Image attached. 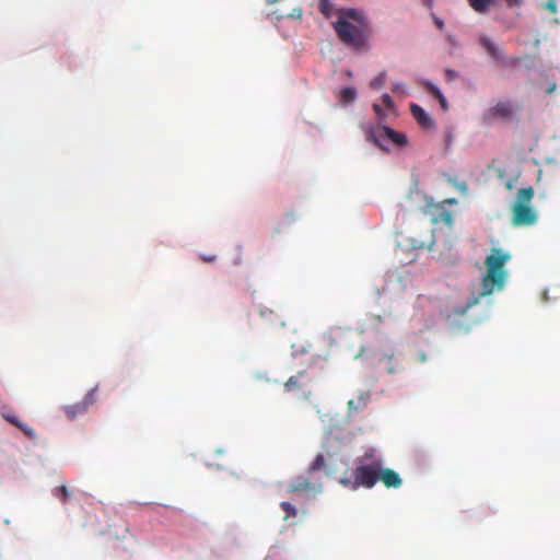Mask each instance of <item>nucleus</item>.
<instances>
[{
    "mask_svg": "<svg viewBox=\"0 0 560 560\" xmlns=\"http://www.w3.org/2000/svg\"><path fill=\"white\" fill-rule=\"evenodd\" d=\"M337 14L332 27L340 42L357 51L368 50L372 26L366 15L353 8L339 9Z\"/></svg>",
    "mask_w": 560,
    "mask_h": 560,
    "instance_id": "obj_1",
    "label": "nucleus"
},
{
    "mask_svg": "<svg viewBox=\"0 0 560 560\" xmlns=\"http://www.w3.org/2000/svg\"><path fill=\"white\" fill-rule=\"evenodd\" d=\"M511 255L501 248H492L491 253L485 259L486 272L481 278V296H487L495 290L503 289L508 271L505 265L510 261Z\"/></svg>",
    "mask_w": 560,
    "mask_h": 560,
    "instance_id": "obj_2",
    "label": "nucleus"
},
{
    "mask_svg": "<svg viewBox=\"0 0 560 560\" xmlns=\"http://www.w3.org/2000/svg\"><path fill=\"white\" fill-rule=\"evenodd\" d=\"M534 197L532 186L521 188L517 191L516 200L512 207V223L515 226L533 225L537 221V213L530 207Z\"/></svg>",
    "mask_w": 560,
    "mask_h": 560,
    "instance_id": "obj_3",
    "label": "nucleus"
},
{
    "mask_svg": "<svg viewBox=\"0 0 560 560\" xmlns=\"http://www.w3.org/2000/svg\"><path fill=\"white\" fill-rule=\"evenodd\" d=\"M383 463L374 462L373 464H357L352 472V477H343L340 479V483L351 490H358L360 487L371 489L378 481L380 469Z\"/></svg>",
    "mask_w": 560,
    "mask_h": 560,
    "instance_id": "obj_4",
    "label": "nucleus"
},
{
    "mask_svg": "<svg viewBox=\"0 0 560 560\" xmlns=\"http://www.w3.org/2000/svg\"><path fill=\"white\" fill-rule=\"evenodd\" d=\"M366 139L373 141L382 150H387L386 144L388 143H393L397 147L407 144V137L404 133L397 132L390 127L383 125L371 128L368 131Z\"/></svg>",
    "mask_w": 560,
    "mask_h": 560,
    "instance_id": "obj_5",
    "label": "nucleus"
},
{
    "mask_svg": "<svg viewBox=\"0 0 560 560\" xmlns=\"http://www.w3.org/2000/svg\"><path fill=\"white\" fill-rule=\"evenodd\" d=\"M98 387H93L84 398L73 405L65 406L63 412L69 420H74L77 417L84 415L88 409L97 400Z\"/></svg>",
    "mask_w": 560,
    "mask_h": 560,
    "instance_id": "obj_6",
    "label": "nucleus"
},
{
    "mask_svg": "<svg viewBox=\"0 0 560 560\" xmlns=\"http://www.w3.org/2000/svg\"><path fill=\"white\" fill-rule=\"evenodd\" d=\"M513 114L514 106L511 102H499L483 113L482 120L486 125H490L497 119L509 120L512 118Z\"/></svg>",
    "mask_w": 560,
    "mask_h": 560,
    "instance_id": "obj_7",
    "label": "nucleus"
},
{
    "mask_svg": "<svg viewBox=\"0 0 560 560\" xmlns=\"http://www.w3.org/2000/svg\"><path fill=\"white\" fill-rule=\"evenodd\" d=\"M424 213L430 215L431 222L433 224L445 223L446 225H452L453 223V213L447 210L441 203H434L432 200L428 201L424 208Z\"/></svg>",
    "mask_w": 560,
    "mask_h": 560,
    "instance_id": "obj_8",
    "label": "nucleus"
},
{
    "mask_svg": "<svg viewBox=\"0 0 560 560\" xmlns=\"http://www.w3.org/2000/svg\"><path fill=\"white\" fill-rule=\"evenodd\" d=\"M311 384V378L305 372H299L296 375L289 377L284 383V390L288 393L301 392L305 398H308L311 392L305 390Z\"/></svg>",
    "mask_w": 560,
    "mask_h": 560,
    "instance_id": "obj_9",
    "label": "nucleus"
},
{
    "mask_svg": "<svg viewBox=\"0 0 560 560\" xmlns=\"http://www.w3.org/2000/svg\"><path fill=\"white\" fill-rule=\"evenodd\" d=\"M480 44L486 49L488 55L502 66H510L516 61H511L508 59L503 50L487 36L480 37Z\"/></svg>",
    "mask_w": 560,
    "mask_h": 560,
    "instance_id": "obj_10",
    "label": "nucleus"
},
{
    "mask_svg": "<svg viewBox=\"0 0 560 560\" xmlns=\"http://www.w3.org/2000/svg\"><path fill=\"white\" fill-rule=\"evenodd\" d=\"M480 44L486 49L488 55L502 66H510L516 61H511L508 59L503 50L487 36L480 37Z\"/></svg>",
    "mask_w": 560,
    "mask_h": 560,
    "instance_id": "obj_11",
    "label": "nucleus"
},
{
    "mask_svg": "<svg viewBox=\"0 0 560 560\" xmlns=\"http://www.w3.org/2000/svg\"><path fill=\"white\" fill-rule=\"evenodd\" d=\"M322 490L320 483H312L306 477L298 476L291 480L289 485L290 492H302V491H314L319 492Z\"/></svg>",
    "mask_w": 560,
    "mask_h": 560,
    "instance_id": "obj_12",
    "label": "nucleus"
},
{
    "mask_svg": "<svg viewBox=\"0 0 560 560\" xmlns=\"http://www.w3.org/2000/svg\"><path fill=\"white\" fill-rule=\"evenodd\" d=\"M378 480H381L387 488H399L402 483L401 478L395 470L390 468H383V466L380 469Z\"/></svg>",
    "mask_w": 560,
    "mask_h": 560,
    "instance_id": "obj_13",
    "label": "nucleus"
},
{
    "mask_svg": "<svg viewBox=\"0 0 560 560\" xmlns=\"http://www.w3.org/2000/svg\"><path fill=\"white\" fill-rule=\"evenodd\" d=\"M410 112L417 122L423 128L434 127V120L431 116L419 105L410 104Z\"/></svg>",
    "mask_w": 560,
    "mask_h": 560,
    "instance_id": "obj_14",
    "label": "nucleus"
},
{
    "mask_svg": "<svg viewBox=\"0 0 560 560\" xmlns=\"http://www.w3.org/2000/svg\"><path fill=\"white\" fill-rule=\"evenodd\" d=\"M467 2L475 12L486 14L495 5L497 0H467Z\"/></svg>",
    "mask_w": 560,
    "mask_h": 560,
    "instance_id": "obj_15",
    "label": "nucleus"
},
{
    "mask_svg": "<svg viewBox=\"0 0 560 560\" xmlns=\"http://www.w3.org/2000/svg\"><path fill=\"white\" fill-rule=\"evenodd\" d=\"M374 462L383 463L381 456L377 455L376 450L374 447H369L365 450L364 454L357 458V464H373Z\"/></svg>",
    "mask_w": 560,
    "mask_h": 560,
    "instance_id": "obj_16",
    "label": "nucleus"
},
{
    "mask_svg": "<svg viewBox=\"0 0 560 560\" xmlns=\"http://www.w3.org/2000/svg\"><path fill=\"white\" fill-rule=\"evenodd\" d=\"M424 88L427 89V91L433 96L435 97L441 107L446 110L447 109V102H446V98L444 97V95L441 93V91L439 90L438 86H435L433 83L429 82V81H425L423 83Z\"/></svg>",
    "mask_w": 560,
    "mask_h": 560,
    "instance_id": "obj_17",
    "label": "nucleus"
},
{
    "mask_svg": "<svg viewBox=\"0 0 560 560\" xmlns=\"http://www.w3.org/2000/svg\"><path fill=\"white\" fill-rule=\"evenodd\" d=\"M357 98V91L354 88L347 86L339 92V101L342 105H348Z\"/></svg>",
    "mask_w": 560,
    "mask_h": 560,
    "instance_id": "obj_18",
    "label": "nucleus"
},
{
    "mask_svg": "<svg viewBox=\"0 0 560 560\" xmlns=\"http://www.w3.org/2000/svg\"><path fill=\"white\" fill-rule=\"evenodd\" d=\"M260 315L262 317H266L267 320L270 322V324H279L280 326L284 325L282 316L280 314L276 313L273 310H268V311L261 310Z\"/></svg>",
    "mask_w": 560,
    "mask_h": 560,
    "instance_id": "obj_19",
    "label": "nucleus"
},
{
    "mask_svg": "<svg viewBox=\"0 0 560 560\" xmlns=\"http://www.w3.org/2000/svg\"><path fill=\"white\" fill-rule=\"evenodd\" d=\"M368 404V397L366 396H363L361 395L358 400H353V399H350L348 401V409L350 412H357L359 411L362 407L366 406Z\"/></svg>",
    "mask_w": 560,
    "mask_h": 560,
    "instance_id": "obj_20",
    "label": "nucleus"
},
{
    "mask_svg": "<svg viewBox=\"0 0 560 560\" xmlns=\"http://www.w3.org/2000/svg\"><path fill=\"white\" fill-rule=\"evenodd\" d=\"M395 359L394 353L386 355L383 360L385 361V368L389 374L399 372L402 370L400 364L393 365V361Z\"/></svg>",
    "mask_w": 560,
    "mask_h": 560,
    "instance_id": "obj_21",
    "label": "nucleus"
},
{
    "mask_svg": "<svg viewBox=\"0 0 560 560\" xmlns=\"http://www.w3.org/2000/svg\"><path fill=\"white\" fill-rule=\"evenodd\" d=\"M326 463H325V457L323 454H318L316 455V457L314 458V460L311 463L310 467H308V472H314V471H317V470H320L325 467Z\"/></svg>",
    "mask_w": 560,
    "mask_h": 560,
    "instance_id": "obj_22",
    "label": "nucleus"
},
{
    "mask_svg": "<svg viewBox=\"0 0 560 560\" xmlns=\"http://www.w3.org/2000/svg\"><path fill=\"white\" fill-rule=\"evenodd\" d=\"M334 4L330 0H319V11L326 16L329 18L334 13Z\"/></svg>",
    "mask_w": 560,
    "mask_h": 560,
    "instance_id": "obj_23",
    "label": "nucleus"
},
{
    "mask_svg": "<svg viewBox=\"0 0 560 560\" xmlns=\"http://www.w3.org/2000/svg\"><path fill=\"white\" fill-rule=\"evenodd\" d=\"M54 495L58 498L62 503H66L68 499L70 498V492L67 488V486L62 485L55 489Z\"/></svg>",
    "mask_w": 560,
    "mask_h": 560,
    "instance_id": "obj_24",
    "label": "nucleus"
},
{
    "mask_svg": "<svg viewBox=\"0 0 560 560\" xmlns=\"http://www.w3.org/2000/svg\"><path fill=\"white\" fill-rule=\"evenodd\" d=\"M280 508L285 512V520L296 515V509L290 502H281Z\"/></svg>",
    "mask_w": 560,
    "mask_h": 560,
    "instance_id": "obj_25",
    "label": "nucleus"
},
{
    "mask_svg": "<svg viewBox=\"0 0 560 560\" xmlns=\"http://www.w3.org/2000/svg\"><path fill=\"white\" fill-rule=\"evenodd\" d=\"M386 83V73L382 72L371 81V88L380 89Z\"/></svg>",
    "mask_w": 560,
    "mask_h": 560,
    "instance_id": "obj_26",
    "label": "nucleus"
},
{
    "mask_svg": "<svg viewBox=\"0 0 560 560\" xmlns=\"http://www.w3.org/2000/svg\"><path fill=\"white\" fill-rule=\"evenodd\" d=\"M16 428H19L28 439H35V430L27 425L26 423L20 421Z\"/></svg>",
    "mask_w": 560,
    "mask_h": 560,
    "instance_id": "obj_27",
    "label": "nucleus"
},
{
    "mask_svg": "<svg viewBox=\"0 0 560 560\" xmlns=\"http://www.w3.org/2000/svg\"><path fill=\"white\" fill-rule=\"evenodd\" d=\"M2 417L8 421L10 422L11 424L18 427V424L20 423V419L14 416V415H11V413H2Z\"/></svg>",
    "mask_w": 560,
    "mask_h": 560,
    "instance_id": "obj_28",
    "label": "nucleus"
},
{
    "mask_svg": "<svg viewBox=\"0 0 560 560\" xmlns=\"http://www.w3.org/2000/svg\"><path fill=\"white\" fill-rule=\"evenodd\" d=\"M545 9L548 10L550 13H556L557 12V2L556 0H548L546 3H545Z\"/></svg>",
    "mask_w": 560,
    "mask_h": 560,
    "instance_id": "obj_29",
    "label": "nucleus"
},
{
    "mask_svg": "<svg viewBox=\"0 0 560 560\" xmlns=\"http://www.w3.org/2000/svg\"><path fill=\"white\" fill-rule=\"evenodd\" d=\"M382 102L387 108H393L394 106L393 100L388 94L382 96Z\"/></svg>",
    "mask_w": 560,
    "mask_h": 560,
    "instance_id": "obj_30",
    "label": "nucleus"
},
{
    "mask_svg": "<svg viewBox=\"0 0 560 560\" xmlns=\"http://www.w3.org/2000/svg\"><path fill=\"white\" fill-rule=\"evenodd\" d=\"M289 18L300 19L302 16V9L295 8L292 10V12L288 15Z\"/></svg>",
    "mask_w": 560,
    "mask_h": 560,
    "instance_id": "obj_31",
    "label": "nucleus"
},
{
    "mask_svg": "<svg viewBox=\"0 0 560 560\" xmlns=\"http://www.w3.org/2000/svg\"><path fill=\"white\" fill-rule=\"evenodd\" d=\"M508 7H520L523 3V0H505Z\"/></svg>",
    "mask_w": 560,
    "mask_h": 560,
    "instance_id": "obj_32",
    "label": "nucleus"
},
{
    "mask_svg": "<svg viewBox=\"0 0 560 560\" xmlns=\"http://www.w3.org/2000/svg\"><path fill=\"white\" fill-rule=\"evenodd\" d=\"M373 109L380 118L384 116V113L378 104H374Z\"/></svg>",
    "mask_w": 560,
    "mask_h": 560,
    "instance_id": "obj_33",
    "label": "nucleus"
},
{
    "mask_svg": "<svg viewBox=\"0 0 560 560\" xmlns=\"http://www.w3.org/2000/svg\"><path fill=\"white\" fill-rule=\"evenodd\" d=\"M433 21L439 30H442L444 27V22L441 19L433 15Z\"/></svg>",
    "mask_w": 560,
    "mask_h": 560,
    "instance_id": "obj_34",
    "label": "nucleus"
},
{
    "mask_svg": "<svg viewBox=\"0 0 560 560\" xmlns=\"http://www.w3.org/2000/svg\"><path fill=\"white\" fill-rule=\"evenodd\" d=\"M417 359L419 362L423 363L427 361V354L423 352V351H420L418 354H417Z\"/></svg>",
    "mask_w": 560,
    "mask_h": 560,
    "instance_id": "obj_35",
    "label": "nucleus"
},
{
    "mask_svg": "<svg viewBox=\"0 0 560 560\" xmlns=\"http://www.w3.org/2000/svg\"><path fill=\"white\" fill-rule=\"evenodd\" d=\"M201 258L206 262H212L215 260V256H202Z\"/></svg>",
    "mask_w": 560,
    "mask_h": 560,
    "instance_id": "obj_36",
    "label": "nucleus"
},
{
    "mask_svg": "<svg viewBox=\"0 0 560 560\" xmlns=\"http://www.w3.org/2000/svg\"><path fill=\"white\" fill-rule=\"evenodd\" d=\"M423 4L427 5L428 8H432L433 5V0H422Z\"/></svg>",
    "mask_w": 560,
    "mask_h": 560,
    "instance_id": "obj_37",
    "label": "nucleus"
},
{
    "mask_svg": "<svg viewBox=\"0 0 560 560\" xmlns=\"http://www.w3.org/2000/svg\"><path fill=\"white\" fill-rule=\"evenodd\" d=\"M424 246H425V243H423V242L413 243V247H417V248H423Z\"/></svg>",
    "mask_w": 560,
    "mask_h": 560,
    "instance_id": "obj_38",
    "label": "nucleus"
},
{
    "mask_svg": "<svg viewBox=\"0 0 560 560\" xmlns=\"http://www.w3.org/2000/svg\"><path fill=\"white\" fill-rule=\"evenodd\" d=\"M447 202H450V203H455V202H456V200H455V199H450V200H447Z\"/></svg>",
    "mask_w": 560,
    "mask_h": 560,
    "instance_id": "obj_39",
    "label": "nucleus"
},
{
    "mask_svg": "<svg viewBox=\"0 0 560 560\" xmlns=\"http://www.w3.org/2000/svg\"><path fill=\"white\" fill-rule=\"evenodd\" d=\"M433 243H434V242H433V240L431 238V240L429 241L428 245H429V246H431Z\"/></svg>",
    "mask_w": 560,
    "mask_h": 560,
    "instance_id": "obj_40",
    "label": "nucleus"
}]
</instances>
